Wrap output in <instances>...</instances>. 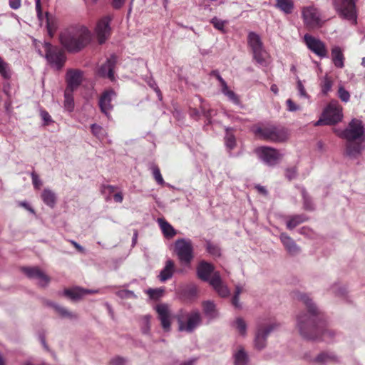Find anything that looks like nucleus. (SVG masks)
<instances>
[{
  "label": "nucleus",
  "instance_id": "obj_3",
  "mask_svg": "<svg viewBox=\"0 0 365 365\" xmlns=\"http://www.w3.org/2000/svg\"><path fill=\"white\" fill-rule=\"evenodd\" d=\"M91 34L84 26L76 25L64 29L59 38L62 46L71 53H77L85 48L90 42Z\"/></svg>",
  "mask_w": 365,
  "mask_h": 365
},
{
  "label": "nucleus",
  "instance_id": "obj_63",
  "mask_svg": "<svg viewBox=\"0 0 365 365\" xmlns=\"http://www.w3.org/2000/svg\"><path fill=\"white\" fill-rule=\"evenodd\" d=\"M19 205L24 207L25 209H26L28 211H29L32 214H35V211L30 206V205L29 203H27L26 202H21L19 203Z\"/></svg>",
  "mask_w": 365,
  "mask_h": 365
},
{
  "label": "nucleus",
  "instance_id": "obj_15",
  "mask_svg": "<svg viewBox=\"0 0 365 365\" xmlns=\"http://www.w3.org/2000/svg\"><path fill=\"white\" fill-rule=\"evenodd\" d=\"M215 272H219L215 270V266L205 260L200 261L196 268V273L197 277L202 281L210 283L211 277L214 276Z\"/></svg>",
  "mask_w": 365,
  "mask_h": 365
},
{
  "label": "nucleus",
  "instance_id": "obj_19",
  "mask_svg": "<svg viewBox=\"0 0 365 365\" xmlns=\"http://www.w3.org/2000/svg\"><path fill=\"white\" fill-rule=\"evenodd\" d=\"M117 63V56L114 54L107 58L106 61L98 69V75L101 77L114 79V68Z\"/></svg>",
  "mask_w": 365,
  "mask_h": 365
},
{
  "label": "nucleus",
  "instance_id": "obj_59",
  "mask_svg": "<svg viewBox=\"0 0 365 365\" xmlns=\"http://www.w3.org/2000/svg\"><path fill=\"white\" fill-rule=\"evenodd\" d=\"M232 305L237 309H242V304L240 302V296L234 294L232 298Z\"/></svg>",
  "mask_w": 365,
  "mask_h": 365
},
{
  "label": "nucleus",
  "instance_id": "obj_23",
  "mask_svg": "<svg viewBox=\"0 0 365 365\" xmlns=\"http://www.w3.org/2000/svg\"><path fill=\"white\" fill-rule=\"evenodd\" d=\"M279 238L286 250L289 255H297L300 252V247L287 233H282L279 236Z\"/></svg>",
  "mask_w": 365,
  "mask_h": 365
},
{
  "label": "nucleus",
  "instance_id": "obj_25",
  "mask_svg": "<svg viewBox=\"0 0 365 365\" xmlns=\"http://www.w3.org/2000/svg\"><path fill=\"white\" fill-rule=\"evenodd\" d=\"M286 226L289 230H292L300 224L306 222L307 217L305 215H294L287 217Z\"/></svg>",
  "mask_w": 365,
  "mask_h": 365
},
{
  "label": "nucleus",
  "instance_id": "obj_61",
  "mask_svg": "<svg viewBox=\"0 0 365 365\" xmlns=\"http://www.w3.org/2000/svg\"><path fill=\"white\" fill-rule=\"evenodd\" d=\"M125 0H112V6L115 9H120L125 4Z\"/></svg>",
  "mask_w": 365,
  "mask_h": 365
},
{
  "label": "nucleus",
  "instance_id": "obj_31",
  "mask_svg": "<svg viewBox=\"0 0 365 365\" xmlns=\"http://www.w3.org/2000/svg\"><path fill=\"white\" fill-rule=\"evenodd\" d=\"M64 295L71 300H78L83 297V288L77 287L73 289H66L64 290Z\"/></svg>",
  "mask_w": 365,
  "mask_h": 365
},
{
  "label": "nucleus",
  "instance_id": "obj_18",
  "mask_svg": "<svg viewBox=\"0 0 365 365\" xmlns=\"http://www.w3.org/2000/svg\"><path fill=\"white\" fill-rule=\"evenodd\" d=\"M210 285L213 288L219 297L227 298L230 295V290L223 282L220 273L215 272L211 277Z\"/></svg>",
  "mask_w": 365,
  "mask_h": 365
},
{
  "label": "nucleus",
  "instance_id": "obj_33",
  "mask_svg": "<svg viewBox=\"0 0 365 365\" xmlns=\"http://www.w3.org/2000/svg\"><path fill=\"white\" fill-rule=\"evenodd\" d=\"M235 365H247L249 361L248 355L243 348H240L235 354Z\"/></svg>",
  "mask_w": 365,
  "mask_h": 365
},
{
  "label": "nucleus",
  "instance_id": "obj_43",
  "mask_svg": "<svg viewBox=\"0 0 365 365\" xmlns=\"http://www.w3.org/2000/svg\"><path fill=\"white\" fill-rule=\"evenodd\" d=\"M225 145L229 150H232L236 145V140L235 136L227 129V134L225 138Z\"/></svg>",
  "mask_w": 365,
  "mask_h": 365
},
{
  "label": "nucleus",
  "instance_id": "obj_58",
  "mask_svg": "<svg viewBox=\"0 0 365 365\" xmlns=\"http://www.w3.org/2000/svg\"><path fill=\"white\" fill-rule=\"evenodd\" d=\"M9 6L13 9H18L21 7V0H9Z\"/></svg>",
  "mask_w": 365,
  "mask_h": 365
},
{
  "label": "nucleus",
  "instance_id": "obj_6",
  "mask_svg": "<svg viewBox=\"0 0 365 365\" xmlns=\"http://www.w3.org/2000/svg\"><path fill=\"white\" fill-rule=\"evenodd\" d=\"M342 118V107L337 101L334 100L328 104L323 112L322 117L319 118L314 125L316 126L321 125H334L341 121Z\"/></svg>",
  "mask_w": 365,
  "mask_h": 365
},
{
  "label": "nucleus",
  "instance_id": "obj_48",
  "mask_svg": "<svg viewBox=\"0 0 365 365\" xmlns=\"http://www.w3.org/2000/svg\"><path fill=\"white\" fill-rule=\"evenodd\" d=\"M116 294L118 297H119L121 299H135L137 298V296L135 294V293L133 291L128 290V289H122L119 290L116 292Z\"/></svg>",
  "mask_w": 365,
  "mask_h": 365
},
{
  "label": "nucleus",
  "instance_id": "obj_16",
  "mask_svg": "<svg viewBox=\"0 0 365 365\" xmlns=\"http://www.w3.org/2000/svg\"><path fill=\"white\" fill-rule=\"evenodd\" d=\"M304 39L309 50L321 58L327 56V51L322 41L307 34L304 35Z\"/></svg>",
  "mask_w": 365,
  "mask_h": 365
},
{
  "label": "nucleus",
  "instance_id": "obj_37",
  "mask_svg": "<svg viewBox=\"0 0 365 365\" xmlns=\"http://www.w3.org/2000/svg\"><path fill=\"white\" fill-rule=\"evenodd\" d=\"M333 81L330 77L326 75L321 81L320 86L323 95H327L331 89Z\"/></svg>",
  "mask_w": 365,
  "mask_h": 365
},
{
  "label": "nucleus",
  "instance_id": "obj_50",
  "mask_svg": "<svg viewBox=\"0 0 365 365\" xmlns=\"http://www.w3.org/2000/svg\"><path fill=\"white\" fill-rule=\"evenodd\" d=\"M143 325L142 327V332L144 334H148L150 329V315H145L143 317Z\"/></svg>",
  "mask_w": 365,
  "mask_h": 365
},
{
  "label": "nucleus",
  "instance_id": "obj_57",
  "mask_svg": "<svg viewBox=\"0 0 365 365\" xmlns=\"http://www.w3.org/2000/svg\"><path fill=\"white\" fill-rule=\"evenodd\" d=\"M35 4H36V11L37 14V17L39 21L43 20V14H42V9H41V0H35Z\"/></svg>",
  "mask_w": 365,
  "mask_h": 365
},
{
  "label": "nucleus",
  "instance_id": "obj_24",
  "mask_svg": "<svg viewBox=\"0 0 365 365\" xmlns=\"http://www.w3.org/2000/svg\"><path fill=\"white\" fill-rule=\"evenodd\" d=\"M202 307L204 315L209 321L217 319L219 317V312L214 301H203L202 302Z\"/></svg>",
  "mask_w": 365,
  "mask_h": 365
},
{
  "label": "nucleus",
  "instance_id": "obj_54",
  "mask_svg": "<svg viewBox=\"0 0 365 365\" xmlns=\"http://www.w3.org/2000/svg\"><path fill=\"white\" fill-rule=\"evenodd\" d=\"M287 110L290 112H295L300 110V107L297 105L292 99H287L286 101Z\"/></svg>",
  "mask_w": 365,
  "mask_h": 365
},
{
  "label": "nucleus",
  "instance_id": "obj_2",
  "mask_svg": "<svg viewBox=\"0 0 365 365\" xmlns=\"http://www.w3.org/2000/svg\"><path fill=\"white\" fill-rule=\"evenodd\" d=\"M365 128L361 120L353 119L347 128L338 133V135L346 140V155L351 158H358L365 150Z\"/></svg>",
  "mask_w": 365,
  "mask_h": 365
},
{
  "label": "nucleus",
  "instance_id": "obj_34",
  "mask_svg": "<svg viewBox=\"0 0 365 365\" xmlns=\"http://www.w3.org/2000/svg\"><path fill=\"white\" fill-rule=\"evenodd\" d=\"M337 361V356L334 353L331 352H322L315 359V361L322 364L335 362Z\"/></svg>",
  "mask_w": 365,
  "mask_h": 365
},
{
  "label": "nucleus",
  "instance_id": "obj_49",
  "mask_svg": "<svg viewBox=\"0 0 365 365\" xmlns=\"http://www.w3.org/2000/svg\"><path fill=\"white\" fill-rule=\"evenodd\" d=\"M201 114L206 117L208 116V113L204 107L202 106L200 110H197V108H190V115L192 118L197 119L200 116Z\"/></svg>",
  "mask_w": 365,
  "mask_h": 365
},
{
  "label": "nucleus",
  "instance_id": "obj_36",
  "mask_svg": "<svg viewBox=\"0 0 365 365\" xmlns=\"http://www.w3.org/2000/svg\"><path fill=\"white\" fill-rule=\"evenodd\" d=\"M232 326L237 330L240 335H246L247 324L242 317L236 318V319L232 322Z\"/></svg>",
  "mask_w": 365,
  "mask_h": 365
},
{
  "label": "nucleus",
  "instance_id": "obj_42",
  "mask_svg": "<svg viewBox=\"0 0 365 365\" xmlns=\"http://www.w3.org/2000/svg\"><path fill=\"white\" fill-rule=\"evenodd\" d=\"M164 292H165L164 289H162V288H156V289L150 288L145 291V292L148 294L149 297L153 300H157V299H159L160 297H162L164 294Z\"/></svg>",
  "mask_w": 365,
  "mask_h": 365
},
{
  "label": "nucleus",
  "instance_id": "obj_62",
  "mask_svg": "<svg viewBox=\"0 0 365 365\" xmlns=\"http://www.w3.org/2000/svg\"><path fill=\"white\" fill-rule=\"evenodd\" d=\"M41 115L42 119L44 120V122L48 124L49 122L51 121V117L48 112H46L45 110L41 111Z\"/></svg>",
  "mask_w": 365,
  "mask_h": 365
},
{
  "label": "nucleus",
  "instance_id": "obj_21",
  "mask_svg": "<svg viewBox=\"0 0 365 365\" xmlns=\"http://www.w3.org/2000/svg\"><path fill=\"white\" fill-rule=\"evenodd\" d=\"M158 319L164 331H168L170 329V312L166 304H160L155 307Z\"/></svg>",
  "mask_w": 365,
  "mask_h": 365
},
{
  "label": "nucleus",
  "instance_id": "obj_8",
  "mask_svg": "<svg viewBox=\"0 0 365 365\" xmlns=\"http://www.w3.org/2000/svg\"><path fill=\"white\" fill-rule=\"evenodd\" d=\"M45 58L48 63L57 71H60L64 66L66 56L63 51L57 46H52L50 43L45 42Z\"/></svg>",
  "mask_w": 365,
  "mask_h": 365
},
{
  "label": "nucleus",
  "instance_id": "obj_26",
  "mask_svg": "<svg viewBox=\"0 0 365 365\" xmlns=\"http://www.w3.org/2000/svg\"><path fill=\"white\" fill-rule=\"evenodd\" d=\"M48 304L53 307L55 311L63 318H67L69 319H76L78 318V315L76 313L70 312L66 307H63L54 302H48Z\"/></svg>",
  "mask_w": 365,
  "mask_h": 365
},
{
  "label": "nucleus",
  "instance_id": "obj_51",
  "mask_svg": "<svg viewBox=\"0 0 365 365\" xmlns=\"http://www.w3.org/2000/svg\"><path fill=\"white\" fill-rule=\"evenodd\" d=\"M297 88L298 90L299 96L301 98H309V96L307 93L305 88L301 80L298 79L297 82Z\"/></svg>",
  "mask_w": 365,
  "mask_h": 365
},
{
  "label": "nucleus",
  "instance_id": "obj_11",
  "mask_svg": "<svg viewBox=\"0 0 365 365\" xmlns=\"http://www.w3.org/2000/svg\"><path fill=\"white\" fill-rule=\"evenodd\" d=\"M302 16L304 26L309 29H315L322 26L321 14L318 9L314 6L304 7L302 11Z\"/></svg>",
  "mask_w": 365,
  "mask_h": 365
},
{
  "label": "nucleus",
  "instance_id": "obj_4",
  "mask_svg": "<svg viewBox=\"0 0 365 365\" xmlns=\"http://www.w3.org/2000/svg\"><path fill=\"white\" fill-rule=\"evenodd\" d=\"M175 318L178 324V330L189 334L192 333L202 323V317L198 309H193L191 312L180 309Z\"/></svg>",
  "mask_w": 365,
  "mask_h": 365
},
{
  "label": "nucleus",
  "instance_id": "obj_10",
  "mask_svg": "<svg viewBox=\"0 0 365 365\" xmlns=\"http://www.w3.org/2000/svg\"><path fill=\"white\" fill-rule=\"evenodd\" d=\"M278 327L279 324L277 323H271L267 325L258 323L254 340L255 347L258 350L265 348L268 336Z\"/></svg>",
  "mask_w": 365,
  "mask_h": 365
},
{
  "label": "nucleus",
  "instance_id": "obj_27",
  "mask_svg": "<svg viewBox=\"0 0 365 365\" xmlns=\"http://www.w3.org/2000/svg\"><path fill=\"white\" fill-rule=\"evenodd\" d=\"M158 225H159L164 236L166 238H168V239L172 238L176 235V233H177L176 230L165 219L158 218Z\"/></svg>",
  "mask_w": 365,
  "mask_h": 365
},
{
  "label": "nucleus",
  "instance_id": "obj_1",
  "mask_svg": "<svg viewBox=\"0 0 365 365\" xmlns=\"http://www.w3.org/2000/svg\"><path fill=\"white\" fill-rule=\"evenodd\" d=\"M297 298L307 309V313L303 312L297 316V327L301 336L307 339L329 341L333 339L334 331L326 329L324 314L306 294L300 293Z\"/></svg>",
  "mask_w": 365,
  "mask_h": 365
},
{
  "label": "nucleus",
  "instance_id": "obj_22",
  "mask_svg": "<svg viewBox=\"0 0 365 365\" xmlns=\"http://www.w3.org/2000/svg\"><path fill=\"white\" fill-rule=\"evenodd\" d=\"M115 96V93L113 90H109L103 92L99 98L98 104L101 110L107 116L113 109L111 101Z\"/></svg>",
  "mask_w": 365,
  "mask_h": 365
},
{
  "label": "nucleus",
  "instance_id": "obj_17",
  "mask_svg": "<svg viewBox=\"0 0 365 365\" xmlns=\"http://www.w3.org/2000/svg\"><path fill=\"white\" fill-rule=\"evenodd\" d=\"M83 71L79 69H68L66 75V89L73 91L76 90L83 80Z\"/></svg>",
  "mask_w": 365,
  "mask_h": 365
},
{
  "label": "nucleus",
  "instance_id": "obj_46",
  "mask_svg": "<svg viewBox=\"0 0 365 365\" xmlns=\"http://www.w3.org/2000/svg\"><path fill=\"white\" fill-rule=\"evenodd\" d=\"M152 171L153 178H155L157 183L161 185H165V181L162 177L159 168L156 165H153L152 167Z\"/></svg>",
  "mask_w": 365,
  "mask_h": 365
},
{
  "label": "nucleus",
  "instance_id": "obj_56",
  "mask_svg": "<svg viewBox=\"0 0 365 365\" xmlns=\"http://www.w3.org/2000/svg\"><path fill=\"white\" fill-rule=\"evenodd\" d=\"M125 364L126 359L121 356L113 357L110 361V365H125Z\"/></svg>",
  "mask_w": 365,
  "mask_h": 365
},
{
  "label": "nucleus",
  "instance_id": "obj_38",
  "mask_svg": "<svg viewBox=\"0 0 365 365\" xmlns=\"http://www.w3.org/2000/svg\"><path fill=\"white\" fill-rule=\"evenodd\" d=\"M0 75L4 79H9L11 76V71L9 65L0 56Z\"/></svg>",
  "mask_w": 365,
  "mask_h": 365
},
{
  "label": "nucleus",
  "instance_id": "obj_47",
  "mask_svg": "<svg viewBox=\"0 0 365 365\" xmlns=\"http://www.w3.org/2000/svg\"><path fill=\"white\" fill-rule=\"evenodd\" d=\"M338 97L341 101L347 103L350 99V93L343 86H339L337 92Z\"/></svg>",
  "mask_w": 365,
  "mask_h": 365
},
{
  "label": "nucleus",
  "instance_id": "obj_14",
  "mask_svg": "<svg viewBox=\"0 0 365 365\" xmlns=\"http://www.w3.org/2000/svg\"><path fill=\"white\" fill-rule=\"evenodd\" d=\"M112 19L109 16H106L98 20L97 22L95 32L100 44L104 43L110 37L111 28L110 26Z\"/></svg>",
  "mask_w": 365,
  "mask_h": 365
},
{
  "label": "nucleus",
  "instance_id": "obj_45",
  "mask_svg": "<svg viewBox=\"0 0 365 365\" xmlns=\"http://www.w3.org/2000/svg\"><path fill=\"white\" fill-rule=\"evenodd\" d=\"M331 292L337 297H345L346 294V289L345 287L340 286L338 284H335L331 286Z\"/></svg>",
  "mask_w": 365,
  "mask_h": 365
},
{
  "label": "nucleus",
  "instance_id": "obj_44",
  "mask_svg": "<svg viewBox=\"0 0 365 365\" xmlns=\"http://www.w3.org/2000/svg\"><path fill=\"white\" fill-rule=\"evenodd\" d=\"M210 22L216 29H217L223 33L225 32V25L227 23V21H222L221 19H219L217 17H213L211 19Z\"/></svg>",
  "mask_w": 365,
  "mask_h": 365
},
{
  "label": "nucleus",
  "instance_id": "obj_28",
  "mask_svg": "<svg viewBox=\"0 0 365 365\" xmlns=\"http://www.w3.org/2000/svg\"><path fill=\"white\" fill-rule=\"evenodd\" d=\"M331 59L336 68H342L344 66V56L340 47L334 46L331 49Z\"/></svg>",
  "mask_w": 365,
  "mask_h": 365
},
{
  "label": "nucleus",
  "instance_id": "obj_7",
  "mask_svg": "<svg viewBox=\"0 0 365 365\" xmlns=\"http://www.w3.org/2000/svg\"><path fill=\"white\" fill-rule=\"evenodd\" d=\"M175 252L181 264L189 265L194 258L192 240L187 238L178 239L175 242Z\"/></svg>",
  "mask_w": 365,
  "mask_h": 365
},
{
  "label": "nucleus",
  "instance_id": "obj_35",
  "mask_svg": "<svg viewBox=\"0 0 365 365\" xmlns=\"http://www.w3.org/2000/svg\"><path fill=\"white\" fill-rule=\"evenodd\" d=\"M73 92V91L66 89L64 93V108L69 112H71L74 108Z\"/></svg>",
  "mask_w": 365,
  "mask_h": 365
},
{
  "label": "nucleus",
  "instance_id": "obj_29",
  "mask_svg": "<svg viewBox=\"0 0 365 365\" xmlns=\"http://www.w3.org/2000/svg\"><path fill=\"white\" fill-rule=\"evenodd\" d=\"M174 272V262L171 259H168L165 262V267L161 270L159 274V279L161 282H165L173 277Z\"/></svg>",
  "mask_w": 365,
  "mask_h": 365
},
{
  "label": "nucleus",
  "instance_id": "obj_53",
  "mask_svg": "<svg viewBox=\"0 0 365 365\" xmlns=\"http://www.w3.org/2000/svg\"><path fill=\"white\" fill-rule=\"evenodd\" d=\"M297 175V168H287L285 170V177L289 180H292L294 178H296Z\"/></svg>",
  "mask_w": 365,
  "mask_h": 365
},
{
  "label": "nucleus",
  "instance_id": "obj_60",
  "mask_svg": "<svg viewBox=\"0 0 365 365\" xmlns=\"http://www.w3.org/2000/svg\"><path fill=\"white\" fill-rule=\"evenodd\" d=\"M211 75L212 76H215L217 79L219 81V82L220 83V86L221 87H222L225 84H226L227 83L225 82V81L222 78V76L220 75L219 72L217 71H212L211 72Z\"/></svg>",
  "mask_w": 365,
  "mask_h": 365
},
{
  "label": "nucleus",
  "instance_id": "obj_30",
  "mask_svg": "<svg viewBox=\"0 0 365 365\" xmlns=\"http://www.w3.org/2000/svg\"><path fill=\"white\" fill-rule=\"evenodd\" d=\"M43 202L48 207L53 208L56 203V195L54 192L48 188H45L41 193Z\"/></svg>",
  "mask_w": 365,
  "mask_h": 365
},
{
  "label": "nucleus",
  "instance_id": "obj_9",
  "mask_svg": "<svg viewBox=\"0 0 365 365\" xmlns=\"http://www.w3.org/2000/svg\"><path fill=\"white\" fill-rule=\"evenodd\" d=\"M247 41L256 62L261 66H266L268 53L264 48L260 36L255 32H250Z\"/></svg>",
  "mask_w": 365,
  "mask_h": 365
},
{
  "label": "nucleus",
  "instance_id": "obj_64",
  "mask_svg": "<svg viewBox=\"0 0 365 365\" xmlns=\"http://www.w3.org/2000/svg\"><path fill=\"white\" fill-rule=\"evenodd\" d=\"M113 199L117 202H121L123 201V197L120 192H118L113 195Z\"/></svg>",
  "mask_w": 365,
  "mask_h": 365
},
{
  "label": "nucleus",
  "instance_id": "obj_5",
  "mask_svg": "<svg viewBox=\"0 0 365 365\" xmlns=\"http://www.w3.org/2000/svg\"><path fill=\"white\" fill-rule=\"evenodd\" d=\"M255 133L261 138L273 143H284L289 138L287 130L281 126L268 125L259 127L255 130Z\"/></svg>",
  "mask_w": 365,
  "mask_h": 365
},
{
  "label": "nucleus",
  "instance_id": "obj_40",
  "mask_svg": "<svg viewBox=\"0 0 365 365\" xmlns=\"http://www.w3.org/2000/svg\"><path fill=\"white\" fill-rule=\"evenodd\" d=\"M222 93L226 96L231 101H232L235 104H239L240 100L237 96L235 93L234 91H230L227 86V84H225L222 87H221Z\"/></svg>",
  "mask_w": 365,
  "mask_h": 365
},
{
  "label": "nucleus",
  "instance_id": "obj_12",
  "mask_svg": "<svg viewBox=\"0 0 365 365\" xmlns=\"http://www.w3.org/2000/svg\"><path fill=\"white\" fill-rule=\"evenodd\" d=\"M334 4L341 16L356 23L354 0H334Z\"/></svg>",
  "mask_w": 365,
  "mask_h": 365
},
{
  "label": "nucleus",
  "instance_id": "obj_55",
  "mask_svg": "<svg viewBox=\"0 0 365 365\" xmlns=\"http://www.w3.org/2000/svg\"><path fill=\"white\" fill-rule=\"evenodd\" d=\"M31 176L34 187L36 189H39L40 187L42 185V182L40 180L38 175L35 172H33L31 173Z\"/></svg>",
  "mask_w": 365,
  "mask_h": 365
},
{
  "label": "nucleus",
  "instance_id": "obj_32",
  "mask_svg": "<svg viewBox=\"0 0 365 365\" xmlns=\"http://www.w3.org/2000/svg\"><path fill=\"white\" fill-rule=\"evenodd\" d=\"M276 7L279 9L286 14H289L294 9V4L292 0H276Z\"/></svg>",
  "mask_w": 365,
  "mask_h": 365
},
{
  "label": "nucleus",
  "instance_id": "obj_39",
  "mask_svg": "<svg viewBox=\"0 0 365 365\" xmlns=\"http://www.w3.org/2000/svg\"><path fill=\"white\" fill-rule=\"evenodd\" d=\"M302 198H303V206L304 209L309 211H312L314 210V205L312 203V199L309 196L307 192L304 188H302L301 190Z\"/></svg>",
  "mask_w": 365,
  "mask_h": 365
},
{
  "label": "nucleus",
  "instance_id": "obj_41",
  "mask_svg": "<svg viewBox=\"0 0 365 365\" xmlns=\"http://www.w3.org/2000/svg\"><path fill=\"white\" fill-rule=\"evenodd\" d=\"M206 250L207 252L214 256L220 257L221 255V250L217 245L213 244L210 241L206 242Z\"/></svg>",
  "mask_w": 365,
  "mask_h": 365
},
{
  "label": "nucleus",
  "instance_id": "obj_13",
  "mask_svg": "<svg viewBox=\"0 0 365 365\" xmlns=\"http://www.w3.org/2000/svg\"><path fill=\"white\" fill-rule=\"evenodd\" d=\"M257 153L261 160L268 166H274L282 157L278 150L271 147H261Z\"/></svg>",
  "mask_w": 365,
  "mask_h": 365
},
{
  "label": "nucleus",
  "instance_id": "obj_52",
  "mask_svg": "<svg viewBox=\"0 0 365 365\" xmlns=\"http://www.w3.org/2000/svg\"><path fill=\"white\" fill-rule=\"evenodd\" d=\"M91 129L93 134L98 138H102L104 135L105 130L103 128L96 123L91 125Z\"/></svg>",
  "mask_w": 365,
  "mask_h": 365
},
{
  "label": "nucleus",
  "instance_id": "obj_20",
  "mask_svg": "<svg viewBox=\"0 0 365 365\" xmlns=\"http://www.w3.org/2000/svg\"><path fill=\"white\" fill-rule=\"evenodd\" d=\"M23 272L29 278L36 279L42 287L47 286L50 282V278L38 267H24Z\"/></svg>",
  "mask_w": 365,
  "mask_h": 365
}]
</instances>
